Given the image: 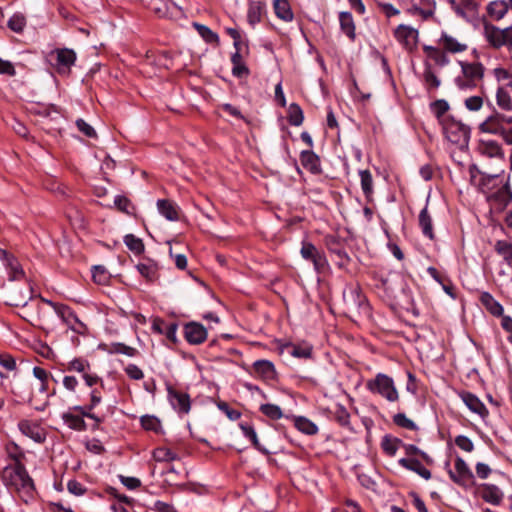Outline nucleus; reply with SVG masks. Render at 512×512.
<instances>
[{"label": "nucleus", "instance_id": "1", "mask_svg": "<svg viewBox=\"0 0 512 512\" xmlns=\"http://www.w3.org/2000/svg\"><path fill=\"white\" fill-rule=\"evenodd\" d=\"M437 45H424L423 52L426 57L438 67L450 64L448 54H460L468 49V43L447 31H442L436 41Z\"/></svg>", "mask_w": 512, "mask_h": 512}, {"label": "nucleus", "instance_id": "2", "mask_svg": "<svg viewBox=\"0 0 512 512\" xmlns=\"http://www.w3.org/2000/svg\"><path fill=\"white\" fill-rule=\"evenodd\" d=\"M477 187L486 195L488 201H492L500 207H506L512 201L509 177L505 180L501 174L480 173Z\"/></svg>", "mask_w": 512, "mask_h": 512}, {"label": "nucleus", "instance_id": "3", "mask_svg": "<svg viewBox=\"0 0 512 512\" xmlns=\"http://www.w3.org/2000/svg\"><path fill=\"white\" fill-rule=\"evenodd\" d=\"M4 484L19 494L30 497L34 491V483L24 465L16 459L13 466H8L2 473Z\"/></svg>", "mask_w": 512, "mask_h": 512}, {"label": "nucleus", "instance_id": "4", "mask_svg": "<svg viewBox=\"0 0 512 512\" xmlns=\"http://www.w3.org/2000/svg\"><path fill=\"white\" fill-rule=\"evenodd\" d=\"M461 72L454 78V84L461 91L475 89L484 78L485 67L480 62H458Z\"/></svg>", "mask_w": 512, "mask_h": 512}, {"label": "nucleus", "instance_id": "5", "mask_svg": "<svg viewBox=\"0 0 512 512\" xmlns=\"http://www.w3.org/2000/svg\"><path fill=\"white\" fill-rule=\"evenodd\" d=\"M441 125L448 141L460 147L468 145L470 139L469 126L451 116H445V118L441 120Z\"/></svg>", "mask_w": 512, "mask_h": 512}, {"label": "nucleus", "instance_id": "6", "mask_svg": "<svg viewBox=\"0 0 512 512\" xmlns=\"http://www.w3.org/2000/svg\"><path fill=\"white\" fill-rule=\"evenodd\" d=\"M366 387L371 393L378 394L389 402H396L399 399L394 380L384 373H378L367 381Z\"/></svg>", "mask_w": 512, "mask_h": 512}, {"label": "nucleus", "instance_id": "7", "mask_svg": "<svg viewBox=\"0 0 512 512\" xmlns=\"http://www.w3.org/2000/svg\"><path fill=\"white\" fill-rule=\"evenodd\" d=\"M484 37L489 45L495 49L512 50V25L500 28L492 24H486L484 26Z\"/></svg>", "mask_w": 512, "mask_h": 512}, {"label": "nucleus", "instance_id": "8", "mask_svg": "<svg viewBox=\"0 0 512 512\" xmlns=\"http://www.w3.org/2000/svg\"><path fill=\"white\" fill-rule=\"evenodd\" d=\"M448 474L451 480L459 486L469 487L474 484V475L471 469L459 456L455 459L454 470L450 469Z\"/></svg>", "mask_w": 512, "mask_h": 512}, {"label": "nucleus", "instance_id": "9", "mask_svg": "<svg viewBox=\"0 0 512 512\" xmlns=\"http://www.w3.org/2000/svg\"><path fill=\"white\" fill-rule=\"evenodd\" d=\"M394 38L404 49L412 51L418 41V30L412 26L400 24L393 31Z\"/></svg>", "mask_w": 512, "mask_h": 512}, {"label": "nucleus", "instance_id": "10", "mask_svg": "<svg viewBox=\"0 0 512 512\" xmlns=\"http://www.w3.org/2000/svg\"><path fill=\"white\" fill-rule=\"evenodd\" d=\"M477 151L483 157H487L490 159H497V160H501V161H504V159H505V153H504L503 147L496 140H491V139L479 140L478 145H477Z\"/></svg>", "mask_w": 512, "mask_h": 512}, {"label": "nucleus", "instance_id": "11", "mask_svg": "<svg viewBox=\"0 0 512 512\" xmlns=\"http://www.w3.org/2000/svg\"><path fill=\"white\" fill-rule=\"evenodd\" d=\"M450 3L454 12L467 21L473 20L477 16L478 3L476 0H451Z\"/></svg>", "mask_w": 512, "mask_h": 512}, {"label": "nucleus", "instance_id": "12", "mask_svg": "<svg viewBox=\"0 0 512 512\" xmlns=\"http://www.w3.org/2000/svg\"><path fill=\"white\" fill-rule=\"evenodd\" d=\"M343 298L349 310L367 308L365 297L357 285L348 286L343 292Z\"/></svg>", "mask_w": 512, "mask_h": 512}, {"label": "nucleus", "instance_id": "13", "mask_svg": "<svg viewBox=\"0 0 512 512\" xmlns=\"http://www.w3.org/2000/svg\"><path fill=\"white\" fill-rule=\"evenodd\" d=\"M497 107L504 112L512 111V80L499 85L496 89Z\"/></svg>", "mask_w": 512, "mask_h": 512}, {"label": "nucleus", "instance_id": "14", "mask_svg": "<svg viewBox=\"0 0 512 512\" xmlns=\"http://www.w3.org/2000/svg\"><path fill=\"white\" fill-rule=\"evenodd\" d=\"M168 398L172 407L179 413L187 414L191 408L190 397L187 393L168 387Z\"/></svg>", "mask_w": 512, "mask_h": 512}, {"label": "nucleus", "instance_id": "15", "mask_svg": "<svg viewBox=\"0 0 512 512\" xmlns=\"http://www.w3.org/2000/svg\"><path fill=\"white\" fill-rule=\"evenodd\" d=\"M300 253L304 259L310 260L313 263L317 271L322 270L326 265L325 257L318 251L315 245L310 242H304L302 244Z\"/></svg>", "mask_w": 512, "mask_h": 512}, {"label": "nucleus", "instance_id": "16", "mask_svg": "<svg viewBox=\"0 0 512 512\" xmlns=\"http://www.w3.org/2000/svg\"><path fill=\"white\" fill-rule=\"evenodd\" d=\"M459 396L471 412L479 415L482 419L488 417V409L476 395L463 391L459 394Z\"/></svg>", "mask_w": 512, "mask_h": 512}, {"label": "nucleus", "instance_id": "17", "mask_svg": "<svg viewBox=\"0 0 512 512\" xmlns=\"http://www.w3.org/2000/svg\"><path fill=\"white\" fill-rule=\"evenodd\" d=\"M20 431L37 443L45 440V430L35 421L21 420L18 424Z\"/></svg>", "mask_w": 512, "mask_h": 512}, {"label": "nucleus", "instance_id": "18", "mask_svg": "<svg viewBox=\"0 0 512 512\" xmlns=\"http://www.w3.org/2000/svg\"><path fill=\"white\" fill-rule=\"evenodd\" d=\"M326 246L331 254L336 256L337 264L339 267H344L349 262L350 258L344 248L343 243L334 236L326 237Z\"/></svg>", "mask_w": 512, "mask_h": 512}, {"label": "nucleus", "instance_id": "19", "mask_svg": "<svg viewBox=\"0 0 512 512\" xmlns=\"http://www.w3.org/2000/svg\"><path fill=\"white\" fill-rule=\"evenodd\" d=\"M186 340L190 344L198 345L204 342L207 338V331L205 327L199 323L191 322L186 324L184 328Z\"/></svg>", "mask_w": 512, "mask_h": 512}, {"label": "nucleus", "instance_id": "20", "mask_svg": "<svg viewBox=\"0 0 512 512\" xmlns=\"http://www.w3.org/2000/svg\"><path fill=\"white\" fill-rule=\"evenodd\" d=\"M255 374L264 381H273L277 378V372L274 364L265 359L257 360L253 363Z\"/></svg>", "mask_w": 512, "mask_h": 512}, {"label": "nucleus", "instance_id": "21", "mask_svg": "<svg viewBox=\"0 0 512 512\" xmlns=\"http://www.w3.org/2000/svg\"><path fill=\"white\" fill-rule=\"evenodd\" d=\"M398 463L405 469L410 470L418 474L425 480L431 478V472L424 467V465L415 458H401Z\"/></svg>", "mask_w": 512, "mask_h": 512}, {"label": "nucleus", "instance_id": "22", "mask_svg": "<svg viewBox=\"0 0 512 512\" xmlns=\"http://www.w3.org/2000/svg\"><path fill=\"white\" fill-rule=\"evenodd\" d=\"M339 24L341 31L349 38L350 41L356 39V25L350 12L342 11L339 13Z\"/></svg>", "mask_w": 512, "mask_h": 512}, {"label": "nucleus", "instance_id": "23", "mask_svg": "<svg viewBox=\"0 0 512 512\" xmlns=\"http://www.w3.org/2000/svg\"><path fill=\"white\" fill-rule=\"evenodd\" d=\"M56 55V67L60 71L61 69H69L76 60V54L72 49L63 48L55 51Z\"/></svg>", "mask_w": 512, "mask_h": 512}, {"label": "nucleus", "instance_id": "24", "mask_svg": "<svg viewBox=\"0 0 512 512\" xmlns=\"http://www.w3.org/2000/svg\"><path fill=\"white\" fill-rule=\"evenodd\" d=\"M482 499L490 504L499 505L503 500L502 491L493 484H483L481 489Z\"/></svg>", "mask_w": 512, "mask_h": 512}, {"label": "nucleus", "instance_id": "25", "mask_svg": "<svg viewBox=\"0 0 512 512\" xmlns=\"http://www.w3.org/2000/svg\"><path fill=\"white\" fill-rule=\"evenodd\" d=\"M56 314L74 331L78 330L77 325L83 326V323L78 319L74 311L67 305L63 304L61 307H57Z\"/></svg>", "mask_w": 512, "mask_h": 512}, {"label": "nucleus", "instance_id": "26", "mask_svg": "<svg viewBox=\"0 0 512 512\" xmlns=\"http://www.w3.org/2000/svg\"><path fill=\"white\" fill-rule=\"evenodd\" d=\"M509 7V2L505 0H495L489 3L487 11L491 18L495 20H500L506 15Z\"/></svg>", "mask_w": 512, "mask_h": 512}, {"label": "nucleus", "instance_id": "27", "mask_svg": "<svg viewBox=\"0 0 512 512\" xmlns=\"http://www.w3.org/2000/svg\"><path fill=\"white\" fill-rule=\"evenodd\" d=\"M158 211L169 221H176L179 219L178 211L174 203L169 200L160 199L157 201Z\"/></svg>", "mask_w": 512, "mask_h": 512}, {"label": "nucleus", "instance_id": "28", "mask_svg": "<svg viewBox=\"0 0 512 512\" xmlns=\"http://www.w3.org/2000/svg\"><path fill=\"white\" fill-rule=\"evenodd\" d=\"M32 298V291L30 288H26L24 292L14 289L10 292L9 301L12 306L24 307L28 301Z\"/></svg>", "mask_w": 512, "mask_h": 512}, {"label": "nucleus", "instance_id": "29", "mask_svg": "<svg viewBox=\"0 0 512 512\" xmlns=\"http://www.w3.org/2000/svg\"><path fill=\"white\" fill-rule=\"evenodd\" d=\"M302 165L313 173L319 172L320 160L313 151H302L300 155Z\"/></svg>", "mask_w": 512, "mask_h": 512}, {"label": "nucleus", "instance_id": "30", "mask_svg": "<svg viewBox=\"0 0 512 512\" xmlns=\"http://www.w3.org/2000/svg\"><path fill=\"white\" fill-rule=\"evenodd\" d=\"M273 6L278 18L286 22L292 21L294 15L287 0H275Z\"/></svg>", "mask_w": 512, "mask_h": 512}, {"label": "nucleus", "instance_id": "31", "mask_svg": "<svg viewBox=\"0 0 512 512\" xmlns=\"http://www.w3.org/2000/svg\"><path fill=\"white\" fill-rule=\"evenodd\" d=\"M419 226L426 237L431 240L434 239L432 218L428 213L427 207L423 208L419 214Z\"/></svg>", "mask_w": 512, "mask_h": 512}, {"label": "nucleus", "instance_id": "32", "mask_svg": "<svg viewBox=\"0 0 512 512\" xmlns=\"http://www.w3.org/2000/svg\"><path fill=\"white\" fill-rule=\"evenodd\" d=\"M481 303L485 306V308L493 315L500 316L503 313V306L494 299V297L488 292H484L481 294Z\"/></svg>", "mask_w": 512, "mask_h": 512}, {"label": "nucleus", "instance_id": "33", "mask_svg": "<svg viewBox=\"0 0 512 512\" xmlns=\"http://www.w3.org/2000/svg\"><path fill=\"white\" fill-rule=\"evenodd\" d=\"M2 261H4L6 267L9 270V277L11 280H19L24 276L23 269L12 255L7 253V257H4Z\"/></svg>", "mask_w": 512, "mask_h": 512}, {"label": "nucleus", "instance_id": "34", "mask_svg": "<svg viewBox=\"0 0 512 512\" xmlns=\"http://www.w3.org/2000/svg\"><path fill=\"white\" fill-rule=\"evenodd\" d=\"M494 249L500 256H502L504 261L512 267V243L505 240H499L495 243Z\"/></svg>", "mask_w": 512, "mask_h": 512}, {"label": "nucleus", "instance_id": "35", "mask_svg": "<svg viewBox=\"0 0 512 512\" xmlns=\"http://www.w3.org/2000/svg\"><path fill=\"white\" fill-rule=\"evenodd\" d=\"M62 419L64 423L71 429L77 431L86 430V423L80 415H75L68 412L63 414Z\"/></svg>", "mask_w": 512, "mask_h": 512}, {"label": "nucleus", "instance_id": "36", "mask_svg": "<svg viewBox=\"0 0 512 512\" xmlns=\"http://www.w3.org/2000/svg\"><path fill=\"white\" fill-rule=\"evenodd\" d=\"M361 188L367 199H370L373 194V178L372 174L369 170H360L359 171Z\"/></svg>", "mask_w": 512, "mask_h": 512}, {"label": "nucleus", "instance_id": "37", "mask_svg": "<svg viewBox=\"0 0 512 512\" xmlns=\"http://www.w3.org/2000/svg\"><path fill=\"white\" fill-rule=\"evenodd\" d=\"M264 5L261 2H251L249 4L247 18L251 25H255L261 21Z\"/></svg>", "mask_w": 512, "mask_h": 512}, {"label": "nucleus", "instance_id": "38", "mask_svg": "<svg viewBox=\"0 0 512 512\" xmlns=\"http://www.w3.org/2000/svg\"><path fill=\"white\" fill-rule=\"evenodd\" d=\"M66 370L74 371L80 373L81 375H84L86 372L91 370V365L88 360L79 357L69 361Z\"/></svg>", "mask_w": 512, "mask_h": 512}, {"label": "nucleus", "instance_id": "39", "mask_svg": "<svg viewBox=\"0 0 512 512\" xmlns=\"http://www.w3.org/2000/svg\"><path fill=\"white\" fill-rule=\"evenodd\" d=\"M231 61L233 64L232 73L234 76L239 77V78L243 77V76H248L249 69L243 63L242 56L240 55V53L238 51L232 55Z\"/></svg>", "mask_w": 512, "mask_h": 512}, {"label": "nucleus", "instance_id": "40", "mask_svg": "<svg viewBox=\"0 0 512 512\" xmlns=\"http://www.w3.org/2000/svg\"><path fill=\"white\" fill-rule=\"evenodd\" d=\"M289 353L296 358L309 359L312 356V346L308 344L289 345Z\"/></svg>", "mask_w": 512, "mask_h": 512}, {"label": "nucleus", "instance_id": "41", "mask_svg": "<svg viewBox=\"0 0 512 512\" xmlns=\"http://www.w3.org/2000/svg\"><path fill=\"white\" fill-rule=\"evenodd\" d=\"M303 120L304 116L301 107L296 103L290 104L288 110L289 123L293 126H300L303 123Z\"/></svg>", "mask_w": 512, "mask_h": 512}, {"label": "nucleus", "instance_id": "42", "mask_svg": "<svg viewBox=\"0 0 512 512\" xmlns=\"http://www.w3.org/2000/svg\"><path fill=\"white\" fill-rule=\"evenodd\" d=\"M400 443L401 440H399L398 438H393L389 435H385L382 439L381 447L388 456H394L398 450Z\"/></svg>", "mask_w": 512, "mask_h": 512}, {"label": "nucleus", "instance_id": "43", "mask_svg": "<svg viewBox=\"0 0 512 512\" xmlns=\"http://www.w3.org/2000/svg\"><path fill=\"white\" fill-rule=\"evenodd\" d=\"M125 245L131 250L133 253L139 255L144 252V243L140 238H137L133 234H128L124 237Z\"/></svg>", "mask_w": 512, "mask_h": 512}, {"label": "nucleus", "instance_id": "44", "mask_svg": "<svg viewBox=\"0 0 512 512\" xmlns=\"http://www.w3.org/2000/svg\"><path fill=\"white\" fill-rule=\"evenodd\" d=\"M297 429L307 435H314L318 432V427L309 419L299 417L295 421Z\"/></svg>", "mask_w": 512, "mask_h": 512}, {"label": "nucleus", "instance_id": "45", "mask_svg": "<svg viewBox=\"0 0 512 512\" xmlns=\"http://www.w3.org/2000/svg\"><path fill=\"white\" fill-rule=\"evenodd\" d=\"M423 77L425 83L433 88L437 89L440 86V80L437 77L436 73L433 71L432 66L429 62H425V69L423 72Z\"/></svg>", "mask_w": 512, "mask_h": 512}, {"label": "nucleus", "instance_id": "46", "mask_svg": "<svg viewBox=\"0 0 512 512\" xmlns=\"http://www.w3.org/2000/svg\"><path fill=\"white\" fill-rule=\"evenodd\" d=\"M92 278L95 283L104 285L109 282L110 274L104 266L96 265L92 269Z\"/></svg>", "mask_w": 512, "mask_h": 512}, {"label": "nucleus", "instance_id": "47", "mask_svg": "<svg viewBox=\"0 0 512 512\" xmlns=\"http://www.w3.org/2000/svg\"><path fill=\"white\" fill-rule=\"evenodd\" d=\"M153 458L158 462H169L176 460L177 454L168 448L159 447L153 451Z\"/></svg>", "mask_w": 512, "mask_h": 512}, {"label": "nucleus", "instance_id": "48", "mask_svg": "<svg viewBox=\"0 0 512 512\" xmlns=\"http://www.w3.org/2000/svg\"><path fill=\"white\" fill-rule=\"evenodd\" d=\"M260 411L272 420H278L283 416L281 408L275 404H262Z\"/></svg>", "mask_w": 512, "mask_h": 512}, {"label": "nucleus", "instance_id": "49", "mask_svg": "<svg viewBox=\"0 0 512 512\" xmlns=\"http://www.w3.org/2000/svg\"><path fill=\"white\" fill-rule=\"evenodd\" d=\"M430 108L441 123V120L445 118L444 114L449 110V104L446 100L440 99L432 102Z\"/></svg>", "mask_w": 512, "mask_h": 512}, {"label": "nucleus", "instance_id": "50", "mask_svg": "<svg viewBox=\"0 0 512 512\" xmlns=\"http://www.w3.org/2000/svg\"><path fill=\"white\" fill-rule=\"evenodd\" d=\"M7 25L12 31L20 33L26 26V18L23 14L16 13L8 20Z\"/></svg>", "mask_w": 512, "mask_h": 512}, {"label": "nucleus", "instance_id": "51", "mask_svg": "<svg viewBox=\"0 0 512 512\" xmlns=\"http://www.w3.org/2000/svg\"><path fill=\"white\" fill-rule=\"evenodd\" d=\"M240 429L242 430L243 434L251 440L252 444L254 445V447L260 451H263L260 447V443H259V440H258V437H257V434H256V431L255 429L253 428V426L247 424V423H241L239 425Z\"/></svg>", "mask_w": 512, "mask_h": 512}, {"label": "nucleus", "instance_id": "52", "mask_svg": "<svg viewBox=\"0 0 512 512\" xmlns=\"http://www.w3.org/2000/svg\"><path fill=\"white\" fill-rule=\"evenodd\" d=\"M137 270L149 281H153L157 276V268L154 264L140 263L137 265Z\"/></svg>", "mask_w": 512, "mask_h": 512}, {"label": "nucleus", "instance_id": "53", "mask_svg": "<svg viewBox=\"0 0 512 512\" xmlns=\"http://www.w3.org/2000/svg\"><path fill=\"white\" fill-rule=\"evenodd\" d=\"M195 28L199 32V34L205 39V41L209 43L218 42L219 38L216 33H214L209 27L202 24H194Z\"/></svg>", "mask_w": 512, "mask_h": 512}, {"label": "nucleus", "instance_id": "54", "mask_svg": "<svg viewBox=\"0 0 512 512\" xmlns=\"http://www.w3.org/2000/svg\"><path fill=\"white\" fill-rule=\"evenodd\" d=\"M393 422L399 427L409 430L417 429V425L409 419L404 413H397L393 416Z\"/></svg>", "mask_w": 512, "mask_h": 512}, {"label": "nucleus", "instance_id": "55", "mask_svg": "<svg viewBox=\"0 0 512 512\" xmlns=\"http://www.w3.org/2000/svg\"><path fill=\"white\" fill-rule=\"evenodd\" d=\"M140 421L145 430L157 432L161 426L159 419L155 416L145 415L141 417Z\"/></svg>", "mask_w": 512, "mask_h": 512}, {"label": "nucleus", "instance_id": "56", "mask_svg": "<svg viewBox=\"0 0 512 512\" xmlns=\"http://www.w3.org/2000/svg\"><path fill=\"white\" fill-rule=\"evenodd\" d=\"M335 418L342 426H347L350 423V414L345 407L337 405L335 409Z\"/></svg>", "mask_w": 512, "mask_h": 512}, {"label": "nucleus", "instance_id": "57", "mask_svg": "<svg viewBox=\"0 0 512 512\" xmlns=\"http://www.w3.org/2000/svg\"><path fill=\"white\" fill-rule=\"evenodd\" d=\"M465 107L469 111H479L483 107V98L480 96H470L465 99Z\"/></svg>", "mask_w": 512, "mask_h": 512}, {"label": "nucleus", "instance_id": "58", "mask_svg": "<svg viewBox=\"0 0 512 512\" xmlns=\"http://www.w3.org/2000/svg\"><path fill=\"white\" fill-rule=\"evenodd\" d=\"M68 491L75 496H82L86 492V487L77 480H70L67 483Z\"/></svg>", "mask_w": 512, "mask_h": 512}, {"label": "nucleus", "instance_id": "59", "mask_svg": "<svg viewBox=\"0 0 512 512\" xmlns=\"http://www.w3.org/2000/svg\"><path fill=\"white\" fill-rule=\"evenodd\" d=\"M124 371L132 380H141L144 377L143 371L135 364H128Z\"/></svg>", "mask_w": 512, "mask_h": 512}, {"label": "nucleus", "instance_id": "60", "mask_svg": "<svg viewBox=\"0 0 512 512\" xmlns=\"http://www.w3.org/2000/svg\"><path fill=\"white\" fill-rule=\"evenodd\" d=\"M455 444L466 452H471L474 449V444L470 438L464 435H459L455 438Z\"/></svg>", "mask_w": 512, "mask_h": 512}, {"label": "nucleus", "instance_id": "61", "mask_svg": "<svg viewBox=\"0 0 512 512\" xmlns=\"http://www.w3.org/2000/svg\"><path fill=\"white\" fill-rule=\"evenodd\" d=\"M114 351L119 354H124L129 357H134L138 353L137 349L134 347L128 346L124 343H116L114 345Z\"/></svg>", "mask_w": 512, "mask_h": 512}, {"label": "nucleus", "instance_id": "62", "mask_svg": "<svg viewBox=\"0 0 512 512\" xmlns=\"http://www.w3.org/2000/svg\"><path fill=\"white\" fill-rule=\"evenodd\" d=\"M33 375L41 381V390L45 391L47 389L48 372L45 369L36 366L33 368Z\"/></svg>", "mask_w": 512, "mask_h": 512}, {"label": "nucleus", "instance_id": "63", "mask_svg": "<svg viewBox=\"0 0 512 512\" xmlns=\"http://www.w3.org/2000/svg\"><path fill=\"white\" fill-rule=\"evenodd\" d=\"M0 365L7 371H14L16 369L15 359L8 354H0Z\"/></svg>", "mask_w": 512, "mask_h": 512}, {"label": "nucleus", "instance_id": "64", "mask_svg": "<svg viewBox=\"0 0 512 512\" xmlns=\"http://www.w3.org/2000/svg\"><path fill=\"white\" fill-rule=\"evenodd\" d=\"M377 5L387 18H391L400 14V10L390 3L378 2Z\"/></svg>", "mask_w": 512, "mask_h": 512}]
</instances>
